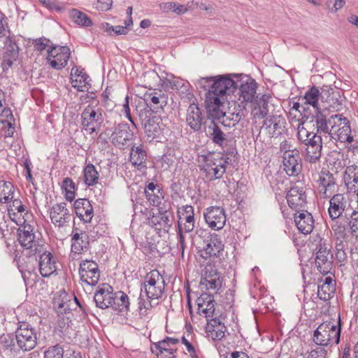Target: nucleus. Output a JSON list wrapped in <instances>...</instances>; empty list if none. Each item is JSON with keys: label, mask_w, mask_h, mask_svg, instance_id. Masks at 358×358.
<instances>
[{"label": "nucleus", "mask_w": 358, "mask_h": 358, "mask_svg": "<svg viewBox=\"0 0 358 358\" xmlns=\"http://www.w3.org/2000/svg\"><path fill=\"white\" fill-rule=\"evenodd\" d=\"M38 1L45 8L50 10L60 12L62 7L58 4L57 0H38Z\"/></svg>", "instance_id": "bf43d9fd"}, {"label": "nucleus", "mask_w": 358, "mask_h": 358, "mask_svg": "<svg viewBox=\"0 0 358 358\" xmlns=\"http://www.w3.org/2000/svg\"><path fill=\"white\" fill-rule=\"evenodd\" d=\"M17 345L24 351L34 349L36 345V334L35 330L27 323H22L15 331Z\"/></svg>", "instance_id": "6e6552de"}, {"label": "nucleus", "mask_w": 358, "mask_h": 358, "mask_svg": "<svg viewBox=\"0 0 358 358\" xmlns=\"http://www.w3.org/2000/svg\"><path fill=\"white\" fill-rule=\"evenodd\" d=\"M146 197L149 202L152 206H158L161 203V199L163 198V192H160V193L153 192L151 194H146Z\"/></svg>", "instance_id": "e2e57ef3"}, {"label": "nucleus", "mask_w": 358, "mask_h": 358, "mask_svg": "<svg viewBox=\"0 0 358 358\" xmlns=\"http://www.w3.org/2000/svg\"><path fill=\"white\" fill-rule=\"evenodd\" d=\"M334 293V287H329L326 285H319L317 289L318 297L324 301L329 300Z\"/></svg>", "instance_id": "8fccbe9b"}, {"label": "nucleus", "mask_w": 358, "mask_h": 358, "mask_svg": "<svg viewBox=\"0 0 358 358\" xmlns=\"http://www.w3.org/2000/svg\"><path fill=\"white\" fill-rule=\"evenodd\" d=\"M103 121V110L97 106L88 105L81 113V125L89 134L99 131Z\"/></svg>", "instance_id": "39448f33"}, {"label": "nucleus", "mask_w": 358, "mask_h": 358, "mask_svg": "<svg viewBox=\"0 0 358 358\" xmlns=\"http://www.w3.org/2000/svg\"><path fill=\"white\" fill-rule=\"evenodd\" d=\"M346 206V200L343 194H337L331 197L329 201L328 212L332 220H336L344 212Z\"/></svg>", "instance_id": "2f4dec72"}, {"label": "nucleus", "mask_w": 358, "mask_h": 358, "mask_svg": "<svg viewBox=\"0 0 358 358\" xmlns=\"http://www.w3.org/2000/svg\"><path fill=\"white\" fill-rule=\"evenodd\" d=\"M164 287V278L158 271L152 270L147 274L143 284L146 299L143 298V288L138 298V308L141 315H147L148 310L159 304V299L162 296Z\"/></svg>", "instance_id": "f03ea898"}, {"label": "nucleus", "mask_w": 358, "mask_h": 358, "mask_svg": "<svg viewBox=\"0 0 358 358\" xmlns=\"http://www.w3.org/2000/svg\"><path fill=\"white\" fill-rule=\"evenodd\" d=\"M202 169L206 171L208 174H210V172L213 171V173L215 176V179H219L222 177V174L226 171V167L224 164H221L217 165L215 166H213L210 165V164L206 163L202 166Z\"/></svg>", "instance_id": "09e8293b"}, {"label": "nucleus", "mask_w": 358, "mask_h": 358, "mask_svg": "<svg viewBox=\"0 0 358 358\" xmlns=\"http://www.w3.org/2000/svg\"><path fill=\"white\" fill-rule=\"evenodd\" d=\"M222 315H215L208 319L206 327L207 338L213 341L222 340L227 331Z\"/></svg>", "instance_id": "2eb2a0df"}, {"label": "nucleus", "mask_w": 358, "mask_h": 358, "mask_svg": "<svg viewBox=\"0 0 358 358\" xmlns=\"http://www.w3.org/2000/svg\"><path fill=\"white\" fill-rule=\"evenodd\" d=\"M203 122V117L199 106L195 103H191L186 115V122L194 131H199Z\"/></svg>", "instance_id": "c85d7f7f"}, {"label": "nucleus", "mask_w": 358, "mask_h": 358, "mask_svg": "<svg viewBox=\"0 0 358 358\" xmlns=\"http://www.w3.org/2000/svg\"><path fill=\"white\" fill-rule=\"evenodd\" d=\"M84 179H99V173L94 166L87 164L84 169Z\"/></svg>", "instance_id": "6e6d98bb"}, {"label": "nucleus", "mask_w": 358, "mask_h": 358, "mask_svg": "<svg viewBox=\"0 0 358 358\" xmlns=\"http://www.w3.org/2000/svg\"><path fill=\"white\" fill-rule=\"evenodd\" d=\"M72 87L80 92L87 91L90 87L89 76L86 73L70 78Z\"/></svg>", "instance_id": "ea45409f"}, {"label": "nucleus", "mask_w": 358, "mask_h": 358, "mask_svg": "<svg viewBox=\"0 0 358 358\" xmlns=\"http://www.w3.org/2000/svg\"><path fill=\"white\" fill-rule=\"evenodd\" d=\"M257 93V83L252 78H247L239 85L238 101L241 103L252 102Z\"/></svg>", "instance_id": "b1692460"}, {"label": "nucleus", "mask_w": 358, "mask_h": 358, "mask_svg": "<svg viewBox=\"0 0 358 358\" xmlns=\"http://www.w3.org/2000/svg\"><path fill=\"white\" fill-rule=\"evenodd\" d=\"M197 305L198 313L206 317L217 315L215 313V300L213 295L203 293L199 296L196 301Z\"/></svg>", "instance_id": "393cba45"}, {"label": "nucleus", "mask_w": 358, "mask_h": 358, "mask_svg": "<svg viewBox=\"0 0 358 358\" xmlns=\"http://www.w3.org/2000/svg\"><path fill=\"white\" fill-rule=\"evenodd\" d=\"M349 227L352 234H358V212L353 211L351 215V220L349 222Z\"/></svg>", "instance_id": "680f3d73"}, {"label": "nucleus", "mask_w": 358, "mask_h": 358, "mask_svg": "<svg viewBox=\"0 0 358 358\" xmlns=\"http://www.w3.org/2000/svg\"><path fill=\"white\" fill-rule=\"evenodd\" d=\"M159 7L164 13L172 11L178 15L183 14L188 11V8L185 6L173 1L162 3Z\"/></svg>", "instance_id": "c03bdc74"}, {"label": "nucleus", "mask_w": 358, "mask_h": 358, "mask_svg": "<svg viewBox=\"0 0 358 358\" xmlns=\"http://www.w3.org/2000/svg\"><path fill=\"white\" fill-rule=\"evenodd\" d=\"M285 124V120L282 115H270L264 121L261 131L270 138L277 137L284 131Z\"/></svg>", "instance_id": "a211bd4d"}, {"label": "nucleus", "mask_w": 358, "mask_h": 358, "mask_svg": "<svg viewBox=\"0 0 358 358\" xmlns=\"http://www.w3.org/2000/svg\"><path fill=\"white\" fill-rule=\"evenodd\" d=\"M20 166L22 168V175L25 179H32V176L31 173V161L28 159H26L23 164Z\"/></svg>", "instance_id": "338daca9"}, {"label": "nucleus", "mask_w": 358, "mask_h": 358, "mask_svg": "<svg viewBox=\"0 0 358 358\" xmlns=\"http://www.w3.org/2000/svg\"><path fill=\"white\" fill-rule=\"evenodd\" d=\"M317 249V254H332L331 252V249L329 247V244L322 238L320 240Z\"/></svg>", "instance_id": "774afa93"}, {"label": "nucleus", "mask_w": 358, "mask_h": 358, "mask_svg": "<svg viewBox=\"0 0 358 358\" xmlns=\"http://www.w3.org/2000/svg\"><path fill=\"white\" fill-rule=\"evenodd\" d=\"M146 157V152L141 145L133 146L131 148L130 151V162L135 168H137L138 171L142 172L141 175L136 174V176H146L148 172H152L153 171L152 167H145V162Z\"/></svg>", "instance_id": "aec40b11"}, {"label": "nucleus", "mask_w": 358, "mask_h": 358, "mask_svg": "<svg viewBox=\"0 0 358 358\" xmlns=\"http://www.w3.org/2000/svg\"><path fill=\"white\" fill-rule=\"evenodd\" d=\"M134 136L133 131L126 123H121L114 127L110 139L113 145L120 149L129 146V141Z\"/></svg>", "instance_id": "ddd939ff"}, {"label": "nucleus", "mask_w": 358, "mask_h": 358, "mask_svg": "<svg viewBox=\"0 0 358 358\" xmlns=\"http://www.w3.org/2000/svg\"><path fill=\"white\" fill-rule=\"evenodd\" d=\"M336 115H332L328 117L324 114V109H319L310 116V123L312 124L314 130L320 134H328L330 127L333 124V121L335 120Z\"/></svg>", "instance_id": "dca6fc26"}, {"label": "nucleus", "mask_w": 358, "mask_h": 358, "mask_svg": "<svg viewBox=\"0 0 358 358\" xmlns=\"http://www.w3.org/2000/svg\"><path fill=\"white\" fill-rule=\"evenodd\" d=\"M52 223L59 228L67 225L73 217L71 210L64 202L53 205L49 210Z\"/></svg>", "instance_id": "f8f14e48"}, {"label": "nucleus", "mask_w": 358, "mask_h": 358, "mask_svg": "<svg viewBox=\"0 0 358 358\" xmlns=\"http://www.w3.org/2000/svg\"><path fill=\"white\" fill-rule=\"evenodd\" d=\"M345 175L344 179H358V166L355 165L348 166Z\"/></svg>", "instance_id": "0e129e2a"}, {"label": "nucleus", "mask_w": 358, "mask_h": 358, "mask_svg": "<svg viewBox=\"0 0 358 358\" xmlns=\"http://www.w3.org/2000/svg\"><path fill=\"white\" fill-rule=\"evenodd\" d=\"M113 294V288L108 284L99 287L94 296L96 306L101 309L110 307Z\"/></svg>", "instance_id": "a878e982"}, {"label": "nucleus", "mask_w": 358, "mask_h": 358, "mask_svg": "<svg viewBox=\"0 0 358 358\" xmlns=\"http://www.w3.org/2000/svg\"><path fill=\"white\" fill-rule=\"evenodd\" d=\"M15 188L10 180H0V202L9 203L15 196Z\"/></svg>", "instance_id": "58836bf2"}, {"label": "nucleus", "mask_w": 358, "mask_h": 358, "mask_svg": "<svg viewBox=\"0 0 358 358\" xmlns=\"http://www.w3.org/2000/svg\"><path fill=\"white\" fill-rule=\"evenodd\" d=\"M203 252L208 257H218L224 249V245L220 237L216 234H208L203 239V245L201 246Z\"/></svg>", "instance_id": "412c9836"}, {"label": "nucleus", "mask_w": 358, "mask_h": 358, "mask_svg": "<svg viewBox=\"0 0 358 358\" xmlns=\"http://www.w3.org/2000/svg\"><path fill=\"white\" fill-rule=\"evenodd\" d=\"M39 271L43 277H49L56 270V262L52 255L49 252H45L39 257Z\"/></svg>", "instance_id": "473e14b6"}, {"label": "nucleus", "mask_w": 358, "mask_h": 358, "mask_svg": "<svg viewBox=\"0 0 358 358\" xmlns=\"http://www.w3.org/2000/svg\"><path fill=\"white\" fill-rule=\"evenodd\" d=\"M17 236L19 243L24 248L31 249L35 245V236L30 224H26L20 227L17 230Z\"/></svg>", "instance_id": "72a5a7b5"}, {"label": "nucleus", "mask_w": 358, "mask_h": 358, "mask_svg": "<svg viewBox=\"0 0 358 358\" xmlns=\"http://www.w3.org/2000/svg\"><path fill=\"white\" fill-rule=\"evenodd\" d=\"M129 297L124 292L118 291L113 294L110 307L120 311H127L129 310Z\"/></svg>", "instance_id": "4c0bfd02"}, {"label": "nucleus", "mask_w": 358, "mask_h": 358, "mask_svg": "<svg viewBox=\"0 0 358 358\" xmlns=\"http://www.w3.org/2000/svg\"><path fill=\"white\" fill-rule=\"evenodd\" d=\"M144 78L148 81L150 87L152 85L155 86V84L161 82V86L166 89L181 90L182 93L187 92L189 90V84L187 81L173 76L161 79L155 71L145 72Z\"/></svg>", "instance_id": "423d86ee"}, {"label": "nucleus", "mask_w": 358, "mask_h": 358, "mask_svg": "<svg viewBox=\"0 0 358 358\" xmlns=\"http://www.w3.org/2000/svg\"><path fill=\"white\" fill-rule=\"evenodd\" d=\"M328 135L331 139L346 144L350 150L358 149V134L352 133L349 120L341 114H336Z\"/></svg>", "instance_id": "7ed1b4c3"}, {"label": "nucleus", "mask_w": 358, "mask_h": 358, "mask_svg": "<svg viewBox=\"0 0 358 358\" xmlns=\"http://www.w3.org/2000/svg\"><path fill=\"white\" fill-rule=\"evenodd\" d=\"M331 229L334 231V235L336 238H345V228L342 224L339 223L338 222H335L331 225Z\"/></svg>", "instance_id": "13d9d810"}, {"label": "nucleus", "mask_w": 358, "mask_h": 358, "mask_svg": "<svg viewBox=\"0 0 358 358\" xmlns=\"http://www.w3.org/2000/svg\"><path fill=\"white\" fill-rule=\"evenodd\" d=\"M343 98L338 90L329 86L322 87V103L324 109L339 111L343 108Z\"/></svg>", "instance_id": "9b49d317"}, {"label": "nucleus", "mask_w": 358, "mask_h": 358, "mask_svg": "<svg viewBox=\"0 0 358 358\" xmlns=\"http://www.w3.org/2000/svg\"><path fill=\"white\" fill-rule=\"evenodd\" d=\"M322 90L320 92L317 87H312L307 90L303 95L305 103L312 106L315 110L321 109L322 107L319 104V101L320 100L322 101Z\"/></svg>", "instance_id": "c9c22d12"}, {"label": "nucleus", "mask_w": 358, "mask_h": 358, "mask_svg": "<svg viewBox=\"0 0 358 358\" xmlns=\"http://www.w3.org/2000/svg\"><path fill=\"white\" fill-rule=\"evenodd\" d=\"M200 285L206 289L218 290L222 285L220 274L213 266H206Z\"/></svg>", "instance_id": "5701e85b"}, {"label": "nucleus", "mask_w": 358, "mask_h": 358, "mask_svg": "<svg viewBox=\"0 0 358 358\" xmlns=\"http://www.w3.org/2000/svg\"><path fill=\"white\" fill-rule=\"evenodd\" d=\"M208 131L213 143L220 145L224 143L226 140V136L214 122H212L208 126Z\"/></svg>", "instance_id": "37998d69"}, {"label": "nucleus", "mask_w": 358, "mask_h": 358, "mask_svg": "<svg viewBox=\"0 0 358 358\" xmlns=\"http://www.w3.org/2000/svg\"><path fill=\"white\" fill-rule=\"evenodd\" d=\"M194 224L195 223H192L189 222H183V220H178L179 243L182 249L184 248L185 244V238L183 236V233L192 232L194 229Z\"/></svg>", "instance_id": "49530a36"}, {"label": "nucleus", "mask_w": 358, "mask_h": 358, "mask_svg": "<svg viewBox=\"0 0 358 358\" xmlns=\"http://www.w3.org/2000/svg\"><path fill=\"white\" fill-rule=\"evenodd\" d=\"M332 254H317L315 264L317 270L322 274H327L332 268Z\"/></svg>", "instance_id": "e433bc0d"}, {"label": "nucleus", "mask_w": 358, "mask_h": 358, "mask_svg": "<svg viewBox=\"0 0 358 358\" xmlns=\"http://www.w3.org/2000/svg\"><path fill=\"white\" fill-rule=\"evenodd\" d=\"M235 74L203 77L199 80L201 87L208 90L206 94V107L208 115L213 119H220L224 113L220 109L224 97L234 92L238 83L234 80Z\"/></svg>", "instance_id": "f257e3e1"}, {"label": "nucleus", "mask_w": 358, "mask_h": 358, "mask_svg": "<svg viewBox=\"0 0 358 358\" xmlns=\"http://www.w3.org/2000/svg\"><path fill=\"white\" fill-rule=\"evenodd\" d=\"M10 32L5 15L0 11V38H3Z\"/></svg>", "instance_id": "052dcab7"}, {"label": "nucleus", "mask_w": 358, "mask_h": 358, "mask_svg": "<svg viewBox=\"0 0 358 358\" xmlns=\"http://www.w3.org/2000/svg\"><path fill=\"white\" fill-rule=\"evenodd\" d=\"M312 132L308 131L304 127L303 122H299L297 126V137L300 142L303 143L305 141H307V138H308Z\"/></svg>", "instance_id": "5fc2aeb1"}, {"label": "nucleus", "mask_w": 358, "mask_h": 358, "mask_svg": "<svg viewBox=\"0 0 358 358\" xmlns=\"http://www.w3.org/2000/svg\"><path fill=\"white\" fill-rule=\"evenodd\" d=\"M71 257L76 259L77 255L87 252L89 249L90 241L87 234L78 229H73L71 234Z\"/></svg>", "instance_id": "f3484780"}, {"label": "nucleus", "mask_w": 358, "mask_h": 358, "mask_svg": "<svg viewBox=\"0 0 358 358\" xmlns=\"http://www.w3.org/2000/svg\"><path fill=\"white\" fill-rule=\"evenodd\" d=\"M64 349L59 345L49 347L44 352V358H63Z\"/></svg>", "instance_id": "3c124183"}, {"label": "nucleus", "mask_w": 358, "mask_h": 358, "mask_svg": "<svg viewBox=\"0 0 358 358\" xmlns=\"http://www.w3.org/2000/svg\"><path fill=\"white\" fill-rule=\"evenodd\" d=\"M62 189L66 199L71 202L76 196V185L73 180H63Z\"/></svg>", "instance_id": "de8ad7c7"}, {"label": "nucleus", "mask_w": 358, "mask_h": 358, "mask_svg": "<svg viewBox=\"0 0 358 358\" xmlns=\"http://www.w3.org/2000/svg\"><path fill=\"white\" fill-rule=\"evenodd\" d=\"M203 216L206 224L213 230H220L225 225V211L221 207L210 206L207 208L204 211Z\"/></svg>", "instance_id": "4468645a"}, {"label": "nucleus", "mask_w": 358, "mask_h": 358, "mask_svg": "<svg viewBox=\"0 0 358 358\" xmlns=\"http://www.w3.org/2000/svg\"><path fill=\"white\" fill-rule=\"evenodd\" d=\"M284 170L289 177H296L302 169L301 159L299 151L289 152L282 156Z\"/></svg>", "instance_id": "4be33fe9"}, {"label": "nucleus", "mask_w": 358, "mask_h": 358, "mask_svg": "<svg viewBox=\"0 0 358 358\" xmlns=\"http://www.w3.org/2000/svg\"><path fill=\"white\" fill-rule=\"evenodd\" d=\"M71 50L66 45H52L47 50V62L54 69L61 70L68 63Z\"/></svg>", "instance_id": "0eeeda50"}, {"label": "nucleus", "mask_w": 358, "mask_h": 358, "mask_svg": "<svg viewBox=\"0 0 358 358\" xmlns=\"http://www.w3.org/2000/svg\"><path fill=\"white\" fill-rule=\"evenodd\" d=\"M294 222L301 233L308 234L313 229L315 221L313 215L308 211L302 210L300 212L298 210L294 215Z\"/></svg>", "instance_id": "cd10ccee"}, {"label": "nucleus", "mask_w": 358, "mask_h": 358, "mask_svg": "<svg viewBox=\"0 0 358 358\" xmlns=\"http://www.w3.org/2000/svg\"><path fill=\"white\" fill-rule=\"evenodd\" d=\"M300 182L296 180V182H290L291 186L286 196L289 206L296 210L304 207L306 203V195Z\"/></svg>", "instance_id": "9d476101"}, {"label": "nucleus", "mask_w": 358, "mask_h": 358, "mask_svg": "<svg viewBox=\"0 0 358 358\" xmlns=\"http://www.w3.org/2000/svg\"><path fill=\"white\" fill-rule=\"evenodd\" d=\"M79 275L83 283L90 286H95L100 278L98 264L92 260L82 261L80 263Z\"/></svg>", "instance_id": "1a4fd4ad"}, {"label": "nucleus", "mask_w": 358, "mask_h": 358, "mask_svg": "<svg viewBox=\"0 0 358 358\" xmlns=\"http://www.w3.org/2000/svg\"><path fill=\"white\" fill-rule=\"evenodd\" d=\"M194 215V208L192 206L189 205H185L182 206L181 208H179L178 210V215L179 220H183V217L185 215Z\"/></svg>", "instance_id": "69168bd1"}, {"label": "nucleus", "mask_w": 358, "mask_h": 358, "mask_svg": "<svg viewBox=\"0 0 358 358\" xmlns=\"http://www.w3.org/2000/svg\"><path fill=\"white\" fill-rule=\"evenodd\" d=\"M306 145V157L310 163L318 160L322 154V137L317 132L313 131L303 143Z\"/></svg>", "instance_id": "6ab92c4d"}, {"label": "nucleus", "mask_w": 358, "mask_h": 358, "mask_svg": "<svg viewBox=\"0 0 358 358\" xmlns=\"http://www.w3.org/2000/svg\"><path fill=\"white\" fill-rule=\"evenodd\" d=\"M147 105L156 113L162 110L168 103L167 95L158 92H152L145 95Z\"/></svg>", "instance_id": "f704fd0d"}, {"label": "nucleus", "mask_w": 358, "mask_h": 358, "mask_svg": "<svg viewBox=\"0 0 358 358\" xmlns=\"http://www.w3.org/2000/svg\"><path fill=\"white\" fill-rule=\"evenodd\" d=\"M326 4L329 12L334 13L343 7L345 1L344 0H327Z\"/></svg>", "instance_id": "4d7b16f0"}, {"label": "nucleus", "mask_w": 358, "mask_h": 358, "mask_svg": "<svg viewBox=\"0 0 358 358\" xmlns=\"http://www.w3.org/2000/svg\"><path fill=\"white\" fill-rule=\"evenodd\" d=\"M173 216L170 212L158 211L149 218L148 223L157 230L168 231L172 224Z\"/></svg>", "instance_id": "c756f323"}, {"label": "nucleus", "mask_w": 358, "mask_h": 358, "mask_svg": "<svg viewBox=\"0 0 358 358\" xmlns=\"http://www.w3.org/2000/svg\"><path fill=\"white\" fill-rule=\"evenodd\" d=\"M103 27H106V30L112 34L113 32L115 35H125L128 33L129 29L127 27L124 26H111L108 23H105L103 24Z\"/></svg>", "instance_id": "864d4df0"}, {"label": "nucleus", "mask_w": 358, "mask_h": 358, "mask_svg": "<svg viewBox=\"0 0 358 358\" xmlns=\"http://www.w3.org/2000/svg\"><path fill=\"white\" fill-rule=\"evenodd\" d=\"M70 17L73 22L77 25L82 27H90L92 24L90 18L84 13L78 9L73 8L70 10Z\"/></svg>", "instance_id": "79ce46f5"}, {"label": "nucleus", "mask_w": 358, "mask_h": 358, "mask_svg": "<svg viewBox=\"0 0 358 358\" xmlns=\"http://www.w3.org/2000/svg\"><path fill=\"white\" fill-rule=\"evenodd\" d=\"M179 340L173 337H166L164 340L159 341L155 344L157 350H169L176 351V345L178 344Z\"/></svg>", "instance_id": "a18cd8bd"}, {"label": "nucleus", "mask_w": 358, "mask_h": 358, "mask_svg": "<svg viewBox=\"0 0 358 358\" xmlns=\"http://www.w3.org/2000/svg\"><path fill=\"white\" fill-rule=\"evenodd\" d=\"M3 43L6 48L4 54L10 55L13 57H18L19 48L17 45L14 36L10 34V32L3 36Z\"/></svg>", "instance_id": "a19ab883"}, {"label": "nucleus", "mask_w": 358, "mask_h": 358, "mask_svg": "<svg viewBox=\"0 0 358 358\" xmlns=\"http://www.w3.org/2000/svg\"><path fill=\"white\" fill-rule=\"evenodd\" d=\"M74 210L76 215L84 222H90L94 215L90 202L86 199H77L74 203Z\"/></svg>", "instance_id": "7c9ffc66"}, {"label": "nucleus", "mask_w": 358, "mask_h": 358, "mask_svg": "<svg viewBox=\"0 0 358 358\" xmlns=\"http://www.w3.org/2000/svg\"><path fill=\"white\" fill-rule=\"evenodd\" d=\"M268 113V109L265 107H261L259 105L254 103V107L251 112L252 118L262 120L264 119Z\"/></svg>", "instance_id": "603ef678"}, {"label": "nucleus", "mask_w": 358, "mask_h": 358, "mask_svg": "<svg viewBox=\"0 0 358 358\" xmlns=\"http://www.w3.org/2000/svg\"><path fill=\"white\" fill-rule=\"evenodd\" d=\"M340 324V320L338 321ZM341 325L331 322L322 323L314 331L313 341L319 345L327 346L332 343L338 344L341 336Z\"/></svg>", "instance_id": "20e7f679"}, {"label": "nucleus", "mask_w": 358, "mask_h": 358, "mask_svg": "<svg viewBox=\"0 0 358 358\" xmlns=\"http://www.w3.org/2000/svg\"><path fill=\"white\" fill-rule=\"evenodd\" d=\"M145 133L151 140L159 138L164 133L165 125L160 117H149L144 124Z\"/></svg>", "instance_id": "bb28decb"}]
</instances>
